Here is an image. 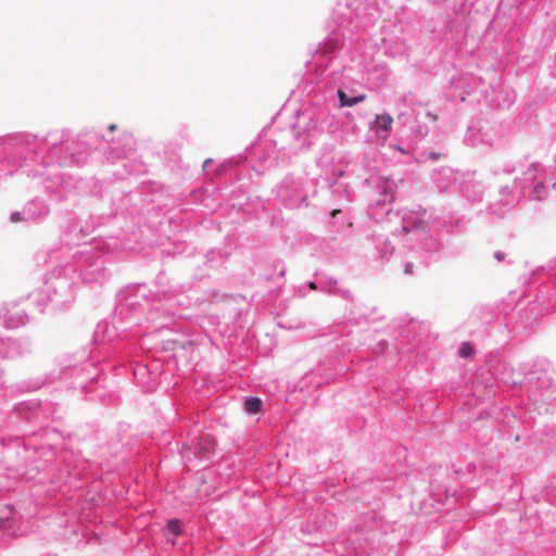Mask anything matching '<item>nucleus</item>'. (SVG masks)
<instances>
[{
	"label": "nucleus",
	"instance_id": "obj_8",
	"mask_svg": "<svg viewBox=\"0 0 556 556\" xmlns=\"http://www.w3.org/2000/svg\"><path fill=\"white\" fill-rule=\"evenodd\" d=\"M441 157V154L440 153H435V152H430L429 153V159L431 160H439Z\"/></svg>",
	"mask_w": 556,
	"mask_h": 556
},
{
	"label": "nucleus",
	"instance_id": "obj_13",
	"mask_svg": "<svg viewBox=\"0 0 556 556\" xmlns=\"http://www.w3.org/2000/svg\"><path fill=\"white\" fill-rule=\"evenodd\" d=\"M495 256H496V258H498V260H502V258H503L502 254H500V253H496V255H495Z\"/></svg>",
	"mask_w": 556,
	"mask_h": 556
},
{
	"label": "nucleus",
	"instance_id": "obj_12",
	"mask_svg": "<svg viewBox=\"0 0 556 556\" xmlns=\"http://www.w3.org/2000/svg\"><path fill=\"white\" fill-rule=\"evenodd\" d=\"M309 288H311V289H316L315 283H314V282H311V283H309Z\"/></svg>",
	"mask_w": 556,
	"mask_h": 556
},
{
	"label": "nucleus",
	"instance_id": "obj_4",
	"mask_svg": "<svg viewBox=\"0 0 556 556\" xmlns=\"http://www.w3.org/2000/svg\"><path fill=\"white\" fill-rule=\"evenodd\" d=\"M245 410L250 414H257L262 408V401L258 397L248 399L244 403Z\"/></svg>",
	"mask_w": 556,
	"mask_h": 556
},
{
	"label": "nucleus",
	"instance_id": "obj_2",
	"mask_svg": "<svg viewBox=\"0 0 556 556\" xmlns=\"http://www.w3.org/2000/svg\"><path fill=\"white\" fill-rule=\"evenodd\" d=\"M215 446V440L208 434H202L199 438L198 447L200 456H205L213 451Z\"/></svg>",
	"mask_w": 556,
	"mask_h": 556
},
{
	"label": "nucleus",
	"instance_id": "obj_9",
	"mask_svg": "<svg viewBox=\"0 0 556 556\" xmlns=\"http://www.w3.org/2000/svg\"><path fill=\"white\" fill-rule=\"evenodd\" d=\"M427 116H428L432 122L438 121V115H437V114H434V113L428 112V113H427Z\"/></svg>",
	"mask_w": 556,
	"mask_h": 556
},
{
	"label": "nucleus",
	"instance_id": "obj_1",
	"mask_svg": "<svg viewBox=\"0 0 556 556\" xmlns=\"http://www.w3.org/2000/svg\"><path fill=\"white\" fill-rule=\"evenodd\" d=\"M392 124H393L392 116L388 113H383V114H378L376 116L370 128L372 131H375L377 137L379 139H381L382 142H384L388 139V137L392 130Z\"/></svg>",
	"mask_w": 556,
	"mask_h": 556
},
{
	"label": "nucleus",
	"instance_id": "obj_3",
	"mask_svg": "<svg viewBox=\"0 0 556 556\" xmlns=\"http://www.w3.org/2000/svg\"><path fill=\"white\" fill-rule=\"evenodd\" d=\"M338 97H339V100H340V103H341L342 106H353V105H355V104H357L359 102H363L366 99L365 94L350 98L342 90L338 91Z\"/></svg>",
	"mask_w": 556,
	"mask_h": 556
},
{
	"label": "nucleus",
	"instance_id": "obj_10",
	"mask_svg": "<svg viewBox=\"0 0 556 556\" xmlns=\"http://www.w3.org/2000/svg\"><path fill=\"white\" fill-rule=\"evenodd\" d=\"M340 212V210H333L330 215L331 217H336Z\"/></svg>",
	"mask_w": 556,
	"mask_h": 556
},
{
	"label": "nucleus",
	"instance_id": "obj_5",
	"mask_svg": "<svg viewBox=\"0 0 556 556\" xmlns=\"http://www.w3.org/2000/svg\"><path fill=\"white\" fill-rule=\"evenodd\" d=\"M475 353V350L472 345L468 342H464L459 349V355L464 358H468L472 356Z\"/></svg>",
	"mask_w": 556,
	"mask_h": 556
},
{
	"label": "nucleus",
	"instance_id": "obj_7",
	"mask_svg": "<svg viewBox=\"0 0 556 556\" xmlns=\"http://www.w3.org/2000/svg\"><path fill=\"white\" fill-rule=\"evenodd\" d=\"M22 220V216H21V213L18 212H14L12 215H11V222L13 223H18Z\"/></svg>",
	"mask_w": 556,
	"mask_h": 556
},
{
	"label": "nucleus",
	"instance_id": "obj_6",
	"mask_svg": "<svg viewBox=\"0 0 556 556\" xmlns=\"http://www.w3.org/2000/svg\"><path fill=\"white\" fill-rule=\"evenodd\" d=\"M167 528L173 534H175V535L180 534V521L179 520H177V519L169 520L167 522Z\"/></svg>",
	"mask_w": 556,
	"mask_h": 556
},
{
	"label": "nucleus",
	"instance_id": "obj_11",
	"mask_svg": "<svg viewBox=\"0 0 556 556\" xmlns=\"http://www.w3.org/2000/svg\"><path fill=\"white\" fill-rule=\"evenodd\" d=\"M115 129H116V125H115V124H111V125L109 126V130H110V131H113V130H115Z\"/></svg>",
	"mask_w": 556,
	"mask_h": 556
}]
</instances>
